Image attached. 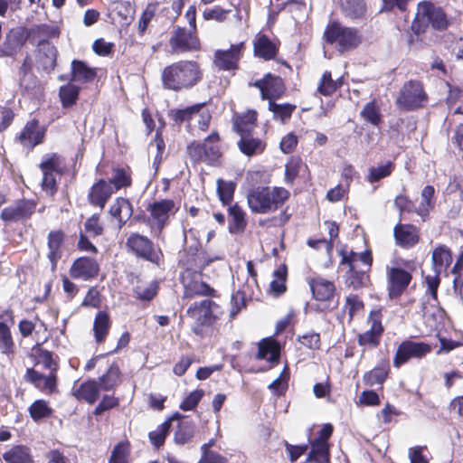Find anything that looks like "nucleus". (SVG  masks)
I'll return each instance as SVG.
<instances>
[{"mask_svg": "<svg viewBox=\"0 0 463 463\" xmlns=\"http://www.w3.org/2000/svg\"><path fill=\"white\" fill-rule=\"evenodd\" d=\"M339 269L344 272V284L348 289L359 291L368 288L371 283V272L373 255L370 249L357 252L346 247L338 250Z\"/></svg>", "mask_w": 463, "mask_h": 463, "instance_id": "obj_1", "label": "nucleus"}, {"mask_svg": "<svg viewBox=\"0 0 463 463\" xmlns=\"http://www.w3.org/2000/svg\"><path fill=\"white\" fill-rule=\"evenodd\" d=\"M203 79V70L194 60H180L165 66L161 73L165 90L179 92L191 90Z\"/></svg>", "mask_w": 463, "mask_h": 463, "instance_id": "obj_2", "label": "nucleus"}, {"mask_svg": "<svg viewBox=\"0 0 463 463\" xmlns=\"http://www.w3.org/2000/svg\"><path fill=\"white\" fill-rule=\"evenodd\" d=\"M450 25L449 18L445 10L430 0L417 5V12L411 24L412 33L418 38L424 34L428 28L435 31H446Z\"/></svg>", "mask_w": 463, "mask_h": 463, "instance_id": "obj_3", "label": "nucleus"}, {"mask_svg": "<svg viewBox=\"0 0 463 463\" xmlns=\"http://www.w3.org/2000/svg\"><path fill=\"white\" fill-rule=\"evenodd\" d=\"M289 197L284 187L258 186L249 191L247 203L252 213L264 214L281 208Z\"/></svg>", "mask_w": 463, "mask_h": 463, "instance_id": "obj_4", "label": "nucleus"}, {"mask_svg": "<svg viewBox=\"0 0 463 463\" xmlns=\"http://www.w3.org/2000/svg\"><path fill=\"white\" fill-rule=\"evenodd\" d=\"M37 364H42L43 368L49 370V373L44 375L34 368H27L24 379L25 382L33 384L41 392L51 395L58 392V364L53 360L51 351L43 349L39 352Z\"/></svg>", "mask_w": 463, "mask_h": 463, "instance_id": "obj_5", "label": "nucleus"}, {"mask_svg": "<svg viewBox=\"0 0 463 463\" xmlns=\"http://www.w3.org/2000/svg\"><path fill=\"white\" fill-rule=\"evenodd\" d=\"M179 210L176 202L171 198H161L148 203L145 213L136 215V221L148 226L152 231L161 232L170 223L171 217H174Z\"/></svg>", "mask_w": 463, "mask_h": 463, "instance_id": "obj_6", "label": "nucleus"}, {"mask_svg": "<svg viewBox=\"0 0 463 463\" xmlns=\"http://www.w3.org/2000/svg\"><path fill=\"white\" fill-rule=\"evenodd\" d=\"M324 41L341 53L356 49L362 43V34L355 27L344 25L338 20L329 22L323 33Z\"/></svg>", "mask_w": 463, "mask_h": 463, "instance_id": "obj_7", "label": "nucleus"}, {"mask_svg": "<svg viewBox=\"0 0 463 463\" xmlns=\"http://www.w3.org/2000/svg\"><path fill=\"white\" fill-rule=\"evenodd\" d=\"M222 314L221 307L210 298L194 301L186 309V316L194 322L192 332L199 336H203L205 329L213 326Z\"/></svg>", "mask_w": 463, "mask_h": 463, "instance_id": "obj_8", "label": "nucleus"}, {"mask_svg": "<svg viewBox=\"0 0 463 463\" xmlns=\"http://www.w3.org/2000/svg\"><path fill=\"white\" fill-rule=\"evenodd\" d=\"M220 143V134L213 130L203 141L190 142L186 146V153L194 165L206 163L209 165H217L222 156Z\"/></svg>", "mask_w": 463, "mask_h": 463, "instance_id": "obj_9", "label": "nucleus"}, {"mask_svg": "<svg viewBox=\"0 0 463 463\" xmlns=\"http://www.w3.org/2000/svg\"><path fill=\"white\" fill-rule=\"evenodd\" d=\"M125 250L137 260L150 262L157 267L161 266L165 260L161 248L150 238L137 232H131L127 237Z\"/></svg>", "mask_w": 463, "mask_h": 463, "instance_id": "obj_10", "label": "nucleus"}, {"mask_svg": "<svg viewBox=\"0 0 463 463\" xmlns=\"http://www.w3.org/2000/svg\"><path fill=\"white\" fill-rule=\"evenodd\" d=\"M39 168L42 171V190L48 195L53 196L58 192L56 176L63 175L67 171L64 157L58 153H50L43 156Z\"/></svg>", "mask_w": 463, "mask_h": 463, "instance_id": "obj_11", "label": "nucleus"}, {"mask_svg": "<svg viewBox=\"0 0 463 463\" xmlns=\"http://www.w3.org/2000/svg\"><path fill=\"white\" fill-rule=\"evenodd\" d=\"M429 102V95L422 81L410 80L401 88L396 105L403 111H415L423 109Z\"/></svg>", "mask_w": 463, "mask_h": 463, "instance_id": "obj_12", "label": "nucleus"}, {"mask_svg": "<svg viewBox=\"0 0 463 463\" xmlns=\"http://www.w3.org/2000/svg\"><path fill=\"white\" fill-rule=\"evenodd\" d=\"M169 46L173 54L197 52L202 50V43L197 31L176 26L171 33Z\"/></svg>", "mask_w": 463, "mask_h": 463, "instance_id": "obj_13", "label": "nucleus"}, {"mask_svg": "<svg viewBox=\"0 0 463 463\" xmlns=\"http://www.w3.org/2000/svg\"><path fill=\"white\" fill-rule=\"evenodd\" d=\"M383 307L372 309L368 315L370 328L357 335V343L363 347V352L377 348L384 333L383 325Z\"/></svg>", "mask_w": 463, "mask_h": 463, "instance_id": "obj_14", "label": "nucleus"}, {"mask_svg": "<svg viewBox=\"0 0 463 463\" xmlns=\"http://www.w3.org/2000/svg\"><path fill=\"white\" fill-rule=\"evenodd\" d=\"M432 347L426 342H415L411 339L402 340L397 346L392 358L394 368H401L411 359L421 360L431 353Z\"/></svg>", "mask_w": 463, "mask_h": 463, "instance_id": "obj_15", "label": "nucleus"}, {"mask_svg": "<svg viewBox=\"0 0 463 463\" xmlns=\"http://www.w3.org/2000/svg\"><path fill=\"white\" fill-rule=\"evenodd\" d=\"M386 292L390 300L400 299L404 295L412 281V273L402 267H389L385 269Z\"/></svg>", "mask_w": 463, "mask_h": 463, "instance_id": "obj_16", "label": "nucleus"}, {"mask_svg": "<svg viewBox=\"0 0 463 463\" xmlns=\"http://www.w3.org/2000/svg\"><path fill=\"white\" fill-rule=\"evenodd\" d=\"M203 272L180 273L179 280L184 288V298H194L195 297L219 298L216 289L203 279Z\"/></svg>", "mask_w": 463, "mask_h": 463, "instance_id": "obj_17", "label": "nucleus"}, {"mask_svg": "<svg viewBox=\"0 0 463 463\" xmlns=\"http://www.w3.org/2000/svg\"><path fill=\"white\" fill-rule=\"evenodd\" d=\"M213 260L207 257L199 241L194 245L184 249L178 266L182 269L180 273L203 272L212 263Z\"/></svg>", "mask_w": 463, "mask_h": 463, "instance_id": "obj_18", "label": "nucleus"}, {"mask_svg": "<svg viewBox=\"0 0 463 463\" xmlns=\"http://www.w3.org/2000/svg\"><path fill=\"white\" fill-rule=\"evenodd\" d=\"M36 208L35 200L22 198L16 200L14 204L5 207L0 213V219L5 223L25 222L33 217Z\"/></svg>", "mask_w": 463, "mask_h": 463, "instance_id": "obj_19", "label": "nucleus"}, {"mask_svg": "<svg viewBox=\"0 0 463 463\" xmlns=\"http://www.w3.org/2000/svg\"><path fill=\"white\" fill-rule=\"evenodd\" d=\"M246 49L245 42L232 44L227 50H216L213 54V65L219 71H234L240 68V61Z\"/></svg>", "mask_w": 463, "mask_h": 463, "instance_id": "obj_20", "label": "nucleus"}, {"mask_svg": "<svg viewBox=\"0 0 463 463\" xmlns=\"http://www.w3.org/2000/svg\"><path fill=\"white\" fill-rule=\"evenodd\" d=\"M47 128L40 124V120L33 118L28 120L22 130L15 136L14 140L24 148L33 150L45 140Z\"/></svg>", "mask_w": 463, "mask_h": 463, "instance_id": "obj_21", "label": "nucleus"}, {"mask_svg": "<svg viewBox=\"0 0 463 463\" xmlns=\"http://www.w3.org/2000/svg\"><path fill=\"white\" fill-rule=\"evenodd\" d=\"M252 85L259 89L261 99H267L269 102L282 98L287 91L284 80L280 76L270 72L266 73Z\"/></svg>", "mask_w": 463, "mask_h": 463, "instance_id": "obj_22", "label": "nucleus"}, {"mask_svg": "<svg viewBox=\"0 0 463 463\" xmlns=\"http://www.w3.org/2000/svg\"><path fill=\"white\" fill-rule=\"evenodd\" d=\"M27 41L26 27L17 26L9 29L0 44V57H14Z\"/></svg>", "mask_w": 463, "mask_h": 463, "instance_id": "obj_23", "label": "nucleus"}, {"mask_svg": "<svg viewBox=\"0 0 463 463\" xmlns=\"http://www.w3.org/2000/svg\"><path fill=\"white\" fill-rule=\"evenodd\" d=\"M114 194V188L110 183L104 178H99L89 188L87 202L91 207L103 211Z\"/></svg>", "mask_w": 463, "mask_h": 463, "instance_id": "obj_24", "label": "nucleus"}, {"mask_svg": "<svg viewBox=\"0 0 463 463\" xmlns=\"http://www.w3.org/2000/svg\"><path fill=\"white\" fill-rule=\"evenodd\" d=\"M99 264L95 259L81 256L72 261L69 274L73 279L90 281L99 276Z\"/></svg>", "mask_w": 463, "mask_h": 463, "instance_id": "obj_25", "label": "nucleus"}, {"mask_svg": "<svg viewBox=\"0 0 463 463\" xmlns=\"http://www.w3.org/2000/svg\"><path fill=\"white\" fill-rule=\"evenodd\" d=\"M67 235L62 229L51 230L47 234V254L46 257L51 263V270L55 271L58 262L62 258Z\"/></svg>", "mask_w": 463, "mask_h": 463, "instance_id": "obj_26", "label": "nucleus"}, {"mask_svg": "<svg viewBox=\"0 0 463 463\" xmlns=\"http://www.w3.org/2000/svg\"><path fill=\"white\" fill-rule=\"evenodd\" d=\"M253 55L263 61L275 60L279 52L280 42L270 39L267 34L259 32L252 41Z\"/></svg>", "mask_w": 463, "mask_h": 463, "instance_id": "obj_27", "label": "nucleus"}, {"mask_svg": "<svg viewBox=\"0 0 463 463\" xmlns=\"http://www.w3.org/2000/svg\"><path fill=\"white\" fill-rule=\"evenodd\" d=\"M169 418L171 419V423L173 421L177 422L174 431V441L177 445H184L192 441L196 428L194 420L189 416L177 411L169 416Z\"/></svg>", "mask_w": 463, "mask_h": 463, "instance_id": "obj_28", "label": "nucleus"}, {"mask_svg": "<svg viewBox=\"0 0 463 463\" xmlns=\"http://www.w3.org/2000/svg\"><path fill=\"white\" fill-rule=\"evenodd\" d=\"M396 245L402 249L415 247L420 240V228L411 223H397L393 228Z\"/></svg>", "mask_w": 463, "mask_h": 463, "instance_id": "obj_29", "label": "nucleus"}, {"mask_svg": "<svg viewBox=\"0 0 463 463\" xmlns=\"http://www.w3.org/2000/svg\"><path fill=\"white\" fill-rule=\"evenodd\" d=\"M307 283L314 299L323 303H330L336 295V287L334 281L321 276L308 279Z\"/></svg>", "mask_w": 463, "mask_h": 463, "instance_id": "obj_30", "label": "nucleus"}, {"mask_svg": "<svg viewBox=\"0 0 463 463\" xmlns=\"http://www.w3.org/2000/svg\"><path fill=\"white\" fill-rule=\"evenodd\" d=\"M258 116L257 110L252 109L234 113L232 118V130L240 137L253 134L258 127Z\"/></svg>", "mask_w": 463, "mask_h": 463, "instance_id": "obj_31", "label": "nucleus"}, {"mask_svg": "<svg viewBox=\"0 0 463 463\" xmlns=\"http://www.w3.org/2000/svg\"><path fill=\"white\" fill-rule=\"evenodd\" d=\"M228 231L232 235L243 234L248 227V215L246 211L238 203L227 208Z\"/></svg>", "mask_w": 463, "mask_h": 463, "instance_id": "obj_32", "label": "nucleus"}, {"mask_svg": "<svg viewBox=\"0 0 463 463\" xmlns=\"http://www.w3.org/2000/svg\"><path fill=\"white\" fill-rule=\"evenodd\" d=\"M391 373L390 360L387 357L381 359L377 364L371 370L365 372L363 375L364 385L373 387L380 385L383 388V383L389 378Z\"/></svg>", "mask_w": 463, "mask_h": 463, "instance_id": "obj_33", "label": "nucleus"}, {"mask_svg": "<svg viewBox=\"0 0 463 463\" xmlns=\"http://www.w3.org/2000/svg\"><path fill=\"white\" fill-rule=\"evenodd\" d=\"M281 346L278 340L269 336L261 339L258 344V360L266 359L272 365H276L280 360Z\"/></svg>", "mask_w": 463, "mask_h": 463, "instance_id": "obj_34", "label": "nucleus"}, {"mask_svg": "<svg viewBox=\"0 0 463 463\" xmlns=\"http://www.w3.org/2000/svg\"><path fill=\"white\" fill-rule=\"evenodd\" d=\"M453 262V254L449 247L445 244L437 245L431 252V266L438 274L446 273Z\"/></svg>", "mask_w": 463, "mask_h": 463, "instance_id": "obj_35", "label": "nucleus"}, {"mask_svg": "<svg viewBox=\"0 0 463 463\" xmlns=\"http://www.w3.org/2000/svg\"><path fill=\"white\" fill-rule=\"evenodd\" d=\"M58 49L52 43H45L43 46L38 47L36 61L43 71L50 74L57 66Z\"/></svg>", "mask_w": 463, "mask_h": 463, "instance_id": "obj_36", "label": "nucleus"}, {"mask_svg": "<svg viewBox=\"0 0 463 463\" xmlns=\"http://www.w3.org/2000/svg\"><path fill=\"white\" fill-rule=\"evenodd\" d=\"M99 392L100 389L95 379H88L72 389V395L76 400L85 402L90 405L98 401Z\"/></svg>", "mask_w": 463, "mask_h": 463, "instance_id": "obj_37", "label": "nucleus"}, {"mask_svg": "<svg viewBox=\"0 0 463 463\" xmlns=\"http://www.w3.org/2000/svg\"><path fill=\"white\" fill-rule=\"evenodd\" d=\"M28 40L31 43L37 42L38 47L43 46L45 43H50V39L59 36V30L57 27L47 24H36L31 28H26Z\"/></svg>", "mask_w": 463, "mask_h": 463, "instance_id": "obj_38", "label": "nucleus"}, {"mask_svg": "<svg viewBox=\"0 0 463 463\" xmlns=\"http://www.w3.org/2000/svg\"><path fill=\"white\" fill-rule=\"evenodd\" d=\"M237 146L241 153L248 157L261 155L266 147L267 143L264 139L254 137L253 134L240 137Z\"/></svg>", "mask_w": 463, "mask_h": 463, "instance_id": "obj_39", "label": "nucleus"}, {"mask_svg": "<svg viewBox=\"0 0 463 463\" xmlns=\"http://www.w3.org/2000/svg\"><path fill=\"white\" fill-rule=\"evenodd\" d=\"M97 77V70L85 61L74 59L71 63V81L80 83L92 82Z\"/></svg>", "mask_w": 463, "mask_h": 463, "instance_id": "obj_40", "label": "nucleus"}, {"mask_svg": "<svg viewBox=\"0 0 463 463\" xmlns=\"http://www.w3.org/2000/svg\"><path fill=\"white\" fill-rule=\"evenodd\" d=\"M100 391L110 392L121 383V371L117 362H113L107 371L96 380Z\"/></svg>", "mask_w": 463, "mask_h": 463, "instance_id": "obj_41", "label": "nucleus"}, {"mask_svg": "<svg viewBox=\"0 0 463 463\" xmlns=\"http://www.w3.org/2000/svg\"><path fill=\"white\" fill-rule=\"evenodd\" d=\"M112 326L109 314L105 310L99 311L93 322V334L98 344L104 343Z\"/></svg>", "mask_w": 463, "mask_h": 463, "instance_id": "obj_42", "label": "nucleus"}, {"mask_svg": "<svg viewBox=\"0 0 463 463\" xmlns=\"http://www.w3.org/2000/svg\"><path fill=\"white\" fill-rule=\"evenodd\" d=\"M112 177L107 182H109L110 184L114 188V192L117 193L121 189H127L132 186L133 180L132 175L133 172L128 165L126 166H117L112 168Z\"/></svg>", "mask_w": 463, "mask_h": 463, "instance_id": "obj_43", "label": "nucleus"}, {"mask_svg": "<svg viewBox=\"0 0 463 463\" xmlns=\"http://www.w3.org/2000/svg\"><path fill=\"white\" fill-rule=\"evenodd\" d=\"M341 11L350 20H361L366 16L367 5L365 0H342Z\"/></svg>", "mask_w": 463, "mask_h": 463, "instance_id": "obj_44", "label": "nucleus"}, {"mask_svg": "<svg viewBox=\"0 0 463 463\" xmlns=\"http://www.w3.org/2000/svg\"><path fill=\"white\" fill-rule=\"evenodd\" d=\"M5 463H34L29 447L25 445H14L3 454Z\"/></svg>", "mask_w": 463, "mask_h": 463, "instance_id": "obj_45", "label": "nucleus"}, {"mask_svg": "<svg viewBox=\"0 0 463 463\" xmlns=\"http://www.w3.org/2000/svg\"><path fill=\"white\" fill-rule=\"evenodd\" d=\"M288 267L286 264L279 265L273 272V279L269 284V293L279 298L287 291Z\"/></svg>", "mask_w": 463, "mask_h": 463, "instance_id": "obj_46", "label": "nucleus"}, {"mask_svg": "<svg viewBox=\"0 0 463 463\" xmlns=\"http://www.w3.org/2000/svg\"><path fill=\"white\" fill-rule=\"evenodd\" d=\"M307 169V165L299 156H291L285 165L284 182L292 186L302 169Z\"/></svg>", "mask_w": 463, "mask_h": 463, "instance_id": "obj_47", "label": "nucleus"}, {"mask_svg": "<svg viewBox=\"0 0 463 463\" xmlns=\"http://www.w3.org/2000/svg\"><path fill=\"white\" fill-rule=\"evenodd\" d=\"M15 351L16 346L10 326L0 321V353L7 357H13Z\"/></svg>", "mask_w": 463, "mask_h": 463, "instance_id": "obj_48", "label": "nucleus"}, {"mask_svg": "<svg viewBox=\"0 0 463 463\" xmlns=\"http://www.w3.org/2000/svg\"><path fill=\"white\" fill-rule=\"evenodd\" d=\"M311 449L307 454L306 462L330 463V445L309 441Z\"/></svg>", "mask_w": 463, "mask_h": 463, "instance_id": "obj_49", "label": "nucleus"}, {"mask_svg": "<svg viewBox=\"0 0 463 463\" xmlns=\"http://www.w3.org/2000/svg\"><path fill=\"white\" fill-rule=\"evenodd\" d=\"M80 88L71 82L62 85L59 89V98L63 109L74 106L80 97Z\"/></svg>", "mask_w": 463, "mask_h": 463, "instance_id": "obj_50", "label": "nucleus"}, {"mask_svg": "<svg viewBox=\"0 0 463 463\" xmlns=\"http://www.w3.org/2000/svg\"><path fill=\"white\" fill-rule=\"evenodd\" d=\"M217 195L223 206L232 205L234 194L236 191L237 184L234 181H225L218 179L217 182Z\"/></svg>", "mask_w": 463, "mask_h": 463, "instance_id": "obj_51", "label": "nucleus"}, {"mask_svg": "<svg viewBox=\"0 0 463 463\" xmlns=\"http://www.w3.org/2000/svg\"><path fill=\"white\" fill-rule=\"evenodd\" d=\"M204 106L205 103L203 102L188 106L184 109H172L169 112V117L172 118L175 124L181 125L185 121H190L193 117L199 113Z\"/></svg>", "mask_w": 463, "mask_h": 463, "instance_id": "obj_52", "label": "nucleus"}, {"mask_svg": "<svg viewBox=\"0 0 463 463\" xmlns=\"http://www.w3.org/2000/svg\"><path fill=\"white\" fill-rule=\"evenodd\" d=\"M297 106L291 103H276L275 100L269 102V110L273 114V119L279 120L281 123L288 122Z\"/></svg>", "mask_w": 463, "mask_h": 463, "instance_id": "obj_53", "label": "nucleus"}, {"mask_svg": "<svg viewBox=\"0 0 463 463\" xmlns=\"http://www.w3.org/2000/svg\"><path fill=\"white\" fill-rule=\"evenodd\" d=\"M28 412L33 421L39 422L43 419L50 418L53 413V410L47 401L39 399L29 406Z\"/></svg>", "mask_w": 463, "mask_h": 463, "instance_id": "obj_54", "label": "nucleus"}, {"mask_svg": "<svg viewBox=\"0 0 463 463\" xmlns=\"http://www.w3.org/2000/svg\"><path fill=\"white\" fill-rule=\"evenodd\" d=\"M434 194L435 189L432 185H426L421 191V202L417 208L416 213L423 221L429 216L430 211L434 208Z\"/></svg>", "mask_w": 463, "mask_h": 463, "instance_id": "obj_55", "label": "nucleus"}, {"mask_svg": "<svg viewBox=\"0 0 463 463\" xmlns=\"http://www.w3.org/2000/svg\"><path fill=\"white\" fill-rule=\"evenodd\" d=\"M360 116L365 122L370 123L374 127H378L383 121L381 109L375 99L367 102L364 106L360 112Z\"/></svg>", "mask_w": 463, "mask_h": 463, "instance_id": "obj_56", "label": "nucleus"}, {"mask_svg": "<svg viewBox=\"0 0 463 463\" xmlns=\"http://www.w3.org/2000/svg\"><path fill=\"white\" fill-rule=\"evenodd\" d=\"M171 429V419L168 417L165 420L157 426L155 430L148 433V439L156 449H160L165 445L166 437Z\"/></svg>", "mask_w": 463, "mask_h": 463, "instance_id": "obj_57", "label": "nucleus"}, {"mask_svg": "<svg viewBox=\"0 0 463 463\" xmlns=\"http://www.w3.org/2000/svg\"><path fill=\"white\" fill-rule=\"evenodd\" d=\"M131 446L128 440L117 443L110 454L109 463H129Z\"/></svg>", "mask_w": 463, "mask_h": 463, "instance_id": "obj_58", "label": "nucleus"}, {"mask_svg": "<svg viewBox=\"0 0 463 463\" xmlns=\"http://www.w3.org/2000/svg\"><path fill=\"white\" fill-rule=\"evenodd\" d=\"M394 168L395 165L392 161H388L386 164L378 166H372L369 168L366 180L371 184L379 182L381 179L390 176L394 171Z\"/></svg>", "mask_w": 463, "mask_h": 463, "instance_id": "obj_59", "label": "nucleus"}, {"mask_svg": "<svg viewBox=\"0 0 463 463\" xmlns=\"http://www.w3.org/2000/svg\"><path fill=\"white\" fill-rule=\"evenodd\" d=\"M340 86V84L332 79L331 71H326L320 79L317 91L325 97H329L332 96Z\"/></svg>", "mask_w": 463, "mask_h": 463, "instance_id": "obj_60", "label": "nucleus"}, {"mask_svg": "<svg viewBox=\"0 0 463 463\" xmlns=\"http://www.w3.org/2000/svg\"><path fill=\"white\" fill-rule=\"evenodd\" d=\"M158 290V283L153 280L146 287L136 286L133 291L137 299L150 302L156 297Z\"/></svg>", "mask_w": 463, "mask_h": 463, "instance_id": "obj_61", "label": "nucleus"}, {"mask_svg": "<svg viewBox=\"0 0 463 463\" xmlns=\"http://www.w3.org/2000/svg\"><path fill=\"white\" fill-rule=\"evenodd\" d=\"M158 5V2H150L142 12L138 20V33L140 35H143L146 33L151 20L154 18L157 11Z\"/></svg>", "mask_w": 463, "mask_h": 463, "instance_id": "obj_62", "label": "nucleus"}, {"mask_svg": "<svg viewBox=\"0 0 463 463\" xmlns=\"http://www.w3.org/2000/svg\"><path fill=\"white\" fill-rule=\"evenodd\" d=\"M440 274L434 272L433 275H427L424 277L423 284L426 286L425 295L430 296V298L439 303L438 289L440 285Z\"/></svg>", "mask_w": 463, "mask_h": 463, "instance_id": "obj_63", "label": "nucleus"}, {"mask_svg": "<svg viewBox=\"0 0 463 463\" xmlns=\"http://www.w3.org/2000/svg\"><path fill=\"white\" fill-rule=\"evenodd\" d=\"M203 396V389H195L183 399L179 408L184 411H193L198 406Z\"/></svg>", "mask_w": 463, "mask_h": 463, "instance_id": "obj_64", "label": "nucleus"}]
</instances>
